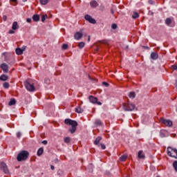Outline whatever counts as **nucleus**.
Segmentation results:
<instances>
[{
    "label": "nucleus",
    "instance_id": "1",
    "mask_svg": "<svg viewBox=\"0 0 177 177\" xmlns=\"http://www.w3.org/2000/svg\"><path fill=\"white\" fill-rule=\"evenodd\" d=\"M64 123L66 125L72 126L69 128V132H71V133H74L75 131H77V127L78 126V122H77V121L71 119H65Z\"/></svg>",
    "mask_w": 177,
    "mask_h": 177
},
{
    "label": "nucleus",
    "instance_id": "2",
    "mask_svg": "<svg viewBox=\"0 0 177 177\" xmlns=\"http://www.w3.org/2000/svg\"><path fill=\"white\" fill-rule=\"evenodd\" d=\"M30 153L28 151H21L17 156V161H26Z\"/></svg>",
    "mask_w": 177,
    "mask_h": 177
},
{
    "label": "nucleus",
    "instance_id": "3",
    "mask_svg": "<svg viewBox=\"0 0 177 177\" xmlns=\"http://www.w3.org/2000/svg\"><path fill=\"white\" fill-rule=\"evenodd\" d=\"M25 88L29 92H34L35 91V87L34 86V84L31 82L30 80H28L24 82Z\"/></svg>",
    "mask_w": 177,
    "mask_h": 177
},
{
    "label": "nucleus",
    "instance_id": "4",
    "mask_svg": "<svg viewBox=\"0 0 177 177\" xmlns=\"http://www.w3.org/2000/svg\"><path fill=\"white\" fill-rule=\"evenodd\" d=\"M167 154L173 158H177V149L171 147H167Z\"/></svg>",
    "mask_w": 177,
    "mask_h": 177
},
{
    "label": "nucleus",
    "instance_id": "5",
    "mask_svg": "<svg viewBox=\"0 0 177 177\" xmlns=\"http://www.w3.org/2000/svg\"><path fill=\"white\" fill-rule=\"evenodd\" d=\"M123 109L124 111H133L135 110V104H123Z\"/></svg>",
    "mask_w": 177,
    "mask_h": 177
},
{
    "label": "nucleus",
    "instance_id": "6",
    "mask_svg": "<svg viewBox=\"0 0 177 177\" xmlns=\"http://www.w3.org/2000/svg\"><path fill=\"white\" fill-rule=\"evenodd\" d=\"M0 169L4 172V174H9V169H8V165L4 162H0Z\"/></svg>",
    "mask_w": 177,
    "mask_h": 177
},
{
    "label": "nucleus",
    "instance_id": "7",
    "mask_svg": "<svg viewBox=\"0 0 177 177\" xmlns=\"http://www.w3.org/2000/svg\"><path fill=\"white\" fill-rule=\"evenodd\" d=\"M85 20H86L88 23L91 24H96V19L92 18V17L89 15H86L84 16Z\"/></svg>",
    "mask_w": 177,
    "mask_h": 177
},
{
    "label": "nucleus",
    "instance_id": "8",
    "mask_svg": "<svg viewBox=\"0 0 177 177\" xmlns=\"http://www.w3.org/2000/svg\"><path fill=\"white\" fill-rule=\"evenodd\" d=\"M160 121V122H162V124H164L165 125H166V127H172V122L170 120L161 118Z\"/></svg>",
    "mask_w": 177,
    "mask_h": 177
},
{
    "label": "nucleus",
    "instance_id": "9",
    "mask_svg": "<svg viewBox=\"0 0 177 177\" xmlns=\"http://www.w3.org/2000/svg\"><path fill=\"white\" fill-rule=\"evenodd\" d=\"M174 20L171 17H168L165 19V24L166 26H168L169 27H174Z\"/></svg>",
    "mask_w": 177,
    "mask_h": 177
},
{
    "label": "nucleus",
    "instance_id": "10",
    "mask_svg": "<svg viewBox=\"0 0 177 177\" xmlns=\"http://www.w3.org/2000/svg\"><path fill=\"white\" fill-rule=\"evenodd\" d=\"M88 99H89V101L91 102V103H93V104L97 103V97H96L90 95Z\"/></svg>",
    "mask_w": 177,
    "mask_h": 177
},
{
    "label": "nucleus",
    "instance_id": "11",
    "mask_svg": "<svg viewBox=\"0 0 177 177\" xmlns=\"http://www.w3.org/2000/svg\"><path fill=\"white\" fill-rule=\"evenodd\" d=\"M82 33L80 32H76L74 35V38L75 39H81L82 37Z\"/></svg>",
    "mask_w": 177,
    "mask_h": 177
},
{
    "label": "nucleus",
    "instance_id": "12",
    "mask_svg": "<svg viewBox=\"0 0 177 177\" xmlns=\"http://www.w3.org/2000/svg\"><path fill=\"white\" fill-rule=\"evenodd\" d=\"M151 59L152 60H157L158 59V54L156 53H154V52L151 53Z\"/></svg>",
    "mask_w": 177,
    "mask_h": 177
},
{
    "label": "nucleus",
    "instance_id": "13",
    "mask_svg": "<svg viewBox=\"0 0 177 177\" xmlns=\"http://www.w3.org/2000/svg\"><path fill=\"white\" fill-rule=\"evenodd\" d=\"M90 6L92 8H97V6H99V3H97V1L93 0L90 2Z\"/></svg>",
    "mask_w": 177,
    "mask_h": 177
},
{
    "label": "nucleus",
    "instance_id": "14",
    "mask_svg": "<svg viewBox=\"0 0 177 177\" xmlns=\"http://www.w3.org/2000/svg\"><path fill=\"white\" fill-rule=\"evenodd\" d=\"M19 24H17V21H14L12 23V30H19Z\"/></svg>",
    "mask_w": 177,
    "mask_h": 177
},
{
    "label": "nucleus",
    "instance_id": "15",
    "mask_svg": "<svg viewBox=\"0 0 177 177\" xmlns=\"http://www.w3.org/2000/svg\"><path fill=\"white\" fill-rule=\"evenodd\" d=\"M160 138H167V131L165 130H161L160 131Z\"/></svg>",
    "mask_w": 177,
    "mask_h": 177
},
{
    "label": "nucleus",
    "instance_id": "16",
    "mask_svg": "<svg viewBox=\"0 0 177 177\" xmlns=\"http://www.w3.org/2000/svg\"><path fill=\"white\" fill-rule=\"evenodd\" d=\"M75 113H78L79 114H81V113H84V109H82L81 107L77 106L75 109Z\"/></svg>",
    "mask_w": 177,
    "mask_h": 177
},
{
    "label": "nucleus",
    "instance_id": "17",
    "mask_svg": "<svg viewBox=\"0 0 177 177\" xmlns=\"http://www.w3.org/2000/svg\"><path fill=\"white\" fill-rule=\"evenodd\" d=\"M15 53L18 55H23V50L20 48H17L15 49Z\"/></svg>",
    "mask_w": 177,
    "mask_h": 177
},
{
    "label": "nucleus",
    "instance_id": "18",
    "mask_svg": "<svg viewBox=\"0 0 177 177\" xmlns=\"http://www.w3.org/2000/svg\"><path fill=\"white\" fill-rule=\"evenodd\" d=\"M16 104V100L15 98H12L8 102V106H15Z\"/></svg>",
    "mask_w": 177,
    "mask_h": 177
},
{
    "label": "nucleus",
    "instance_id": "19",
    "mask_svg": "<svg viewBox=\"0 0 177 177\" xmlns=\"http://www.w3.org/2000/svg\"><path fill=\"white\" fill-rule=\"evenodd\" d=\"M32 19L33 20V21H39V15H34L32 17Z\"/></svg>",
    "mask_w": 177,
    "mask_h": 177
},
{
    "label": "nucleus",
    "instance_id": "20",
    "mask_svg": "<svg viewBox=\"0 0 177 177\" xmlns=\"http://www.w3.org/2000/svg\"><path fill=\"white\" fill-rule=\"evenodd\" d=\"M44 153V148L40 147L37 152V156L39 157L42 156V153Z\"/></svg>",
    "mask_w": 177,
    "mask_h": 177
},
{
    "label": "nucleus",
    "instance_id": "21",
    "mask_svg": "<svg viewBox=\"0 0 177 177\" xmlns=\"http://www.w3.org/2000/svg\"><path fill=\"white\" fill-rule=\"evenodd\" d=\"M8 80V75L3 74L0 76V81H7Z\"/></svg>",
    "mask_w": 177,
    "mask_h": 177
},
{
    "label": "nucleus",
    "instance_id": "22",
    "mask_svg": "<svg viewBox=\"0 0 177 177\" xmlns=\"http://www.w3.org/2000/svg\"><path fill=\"white\" fill-rule=\"evenodd\" d=\"M95 124L96 127H102L103 123L102 122V120L97 119L95 121Z\"/></svg>",
    "mask_w": 177,
    "mask_h": 177
},
{
    "label": "nucleus",
    "instance_id": "23",
    "mask_svg": "<svg viewBox=\"0 0 177 177\" xmlns=\"http://www.w3.org/2000/svg\"><path fill=\"white\" fill-rule=\"evenodd\" d=\"M136 96V93H135V92L131 91L129 93V97H130V99H135Z\"/></svg>",
    "mask_w": 177,
    "mask_h": 177
},
{
    "label": "nucleus",
    "instance_id": "24",
    "mask_svg": "<svg viewBox=\"0 0 177 177\" xmlns=\"http://www.w3.org/2000/svg\"><path fill=\"white\" fill-rule=\"evenodd\" d=\"M138 157V158H145V153H143V151H139Z\"/></svg>",
    "mask_w": 177,
    "mask_h": 177
},
{
    "label": "nucleus",
    "instance_id": "25",
    "mask_svg": "<svg viewBox=\"0 0 177 177\" xmlns=\"http://www.w3.org/2000/svg\"><path fill=\"white\" fill-rule=\"evenodd\" d=\"M102 140V137L99 136L97 137L95 141H94V145H99V142Z\"/></svg>",
    "mask_w": 177,
    "mask_h": 177
},
{
    "label": "nucleus",
    "instance_id": "26",
    "mask_svg": "<svg viewBox=\"0 0 177 177\" xmlns=\"http://www.w3.org/2000/svg\"><path fill=\"white\" fill-rule=\"evenodd\" d=\"M127 158H128V156L123 155L120 158V161H126Z\"/></svg>",
    "mask_w": 177,
    "mask_h": 177
},
{
    "label": "nucleus",
    "instance_id": "27",
    "mask_svg": "<svg viewBox=\"0 0 177 177\" xmlns=\"http://www.w3.org/2000/svg\"><path fill=\"white\" fill-rule=\"evenodd\" d=\"M138 17H139V13L133 12L132 19H138Z\"/></svg>",
    "mask_w": 177,
    "mask_h": 177
},
{
    "label": "nucleus",
    "instance_id": "28",
    "mask_svg": "<svg viewBox=\"0 0 177 177\" xmlns=\"http://www.w3.org/2000/svg\"><path fill=\"white\" fill-rule=\"evenodd\" d=\"M78 46H79V49H82V48L85 46V42H83V41L80 42L78 44Z\"/></svg>",
    "mask_w": 177,
    "mask_h": 177
},
{
    "label": "nucleus",
    "instance_id": "29",
    "mask_svg": "<svg viewBox=\"0 0 177 177\" xmlns=\"http://www.w3.org/2000/svg\"><path fill=\"white\" fill-rule=\"evenodd\" d=\"M41 5H46L50 0H39Z\"/></svg>",
    "mask_w": 177,
    "mask_h": 177
},
{
    "label": "nucleus",
    "instance_id": "30",
    "mask_svg": "<svg viewBox=\"0 0 177 177\" xmlns=\"http://www.w3.org/2000/svg\"><path fill=\"white\" fill-rule=\"evenodd\" d=\"M46 19H48V15H43L41 16V21L43 23L45 21V20H46Z\"/></svg>",
    "mask_w": 177,
    "mask_h": 177
},
{
    "label": "nucleus",
    "instance_id": "31",
    "mask_svg": "<svg viewBox=\"0 0 177 177\" xmlns=\"http://www.w3.org/2000/svg\"><path fill=\"white\" fill-rule=\"evenodd\" d=\"M173 167L174 168L176 172H177V160H175L173 162Z\"/></svg>",
    "mask_w": 177,
    "mask_h": 177
},
{
    "label": "nucleus",
    "instance_id": "32",
    "mask_svg": "<svg viewBox=\"0 0 177 177\" xmlns=\"http://www.w3.org/2000/svg\"><path fill=\"white\" fill-rule=\"evenodd\" d=\"M3 88H5V89H8L10 86L9 83L4 82L3 84Z\"/></svg>",
    "mask_w": 177,
    "mask_h": 177
},
{
    "label": "nucleus",
    "instance_id": "33",
    "mask_svg": "<svg viewBox=\"0 0 177 177\" xmlns=\"http://www.w3.org/2000/svg\"><path fill=\"white\" fill-rule=\"evenodd\" d=\"M62 49H64V50H66L68 49V45L66 44H63L62 45Z\"/></svg>",
    "mask_w": 177,
    "mask_h": 177
},
{
    "label": "nucleus",
    "instance_id": "34",
    "mask_svg": "<svg viewBox=\"0 0 177 177\" xmlns=\"http://www.w3.org/2000/svg\"><path fill=\"white\" fill-rule=\"evenodd\" d=\"M1 68H2L3 71H4L5 73H8V71H9V68H8V67H2Z\"/></svg>",
    "mask_w": 177,
    "mask_h": 177
},
{
    "label": "nucleus",
    "instance_id": "35",
    "mask_svg": "<svg viewBox=\"0 0 177 177\" xmlns=\"http://www.w3.org/2000/svg\"><path fill=\"white\" fill-rule=\"evenodd\" d=\"M64 141L65 143H68L70 142V138L69 137H66L64 139Z\"/></svg>",
    "mask_w": 177,
    "mask_h": 177
},
{
    "label": "nucleus",
    "instance_id": "36",
    "mask_svg": "<svg viewBox=\"0 0 177 177\" xmlns=\"http://www.w3.org/2000/svg\"><path fill=\"white\" fill-rule=\"evenodd\" d=\"M111 28H112L113 30H115V29L117 28V24H112V25H111Z\"/></svg>",
    "mask_w": 177,
    "mask_h": 177
},
{
    "label": "nucleus",
    "instance_id": "37",
    "mask_svg": "<svg viewBox=\"0 0 177 177\" xmlns=\"http://www.w3.org/2000/svg\"><path fill=\"white\" fill-rule=\"evenodd\" d=\"M17 138H18L19 139H20V138H21V132H17Z\"/></svg>",
    "mask_w": 177,
    "mask_h": 177
},
{
    "label": "nucleus",
    "instance_id": "38",
    "mask_svg": "<svg viewBox=\"0 0 177 177\" xmlns=\"http://www.w3.org/2000/svg\"><path fill=\"white\" fill-rule=\"evenodd\" d=\"M98 146H101L102 150H104L106 149V145H104V144H100L98 145Z\"/></svg>",
    "mask_w": 177,
    "mask_h": 177
},
{
    "label": "nucleus",
    "instance_id": "39",
    "mask_svg": "<svg viewBox=\"0 0 177 177\" xmlns=\"http://www.w3.org/2000/svg\"><path fill=\"white\" fill-rule=\"evenodd\" d=\"M142 48H143V49H145L146 50H150V47H149V46H143Z\"/></svg>",
    "mask_w": 177,
    "mask_h": 177
},
{
    "label": "nucleus",
    "instance_id": "40",
    "mask_svg": "<svg viewBox=\"0 0 177 177\" xmlns=\"http://www.w3.org/2000/svg\"><path fill=\"white\" fill-rule=\"evenodd\" d=\"M102 85H104V86L107 87V86H109V83H107V82H102Z\"/></svg>",
    "mask_w": 177,
    "mask_h": 177
},
{
    "label": "nucleus",
    "instance_id": "41",
    "mask_svg": "<svg viewBox=\"0 0 177 177\" xmlns=\"http://www.w3.org/2000/svg\"><path fill=\"white\" fill-rule=\"evenodd\" d=\"M7 19H8V17H6V15H3V21H6Z\"/></svg>",
    "mask_w": 177,
    "mask_h": 177
},
{
    "label": "nucleus",
    "instance_id": "42",
    "mask_svg": "<svg viewBox=\"0 0 177 177\" xmlns=\"http://www.w3.org/2000/svg\"><path fill=\"white\" fill-rule=\"evenodd\" d=\"M8 34H15V30H10L8 32Z\"/></svg>",
    "mask_w": 177,
    "mask_h": 177
},
{
    "label": "nucleus",
    "instance_id": "43",
    "mask_svg": "<svg viewBox=\"0 0 177 177\" xmlns=\"http://www.w3.org/2000/svg\"><path fill=\"white\" fill-rule=\"evenodd\" d=\"M26 46H24L21 49V50H22V52H24L25 50H26Z\"/></svg>",
    "mask_w": 177,
    "mask_h": 177
},
{
    "label": "nucleus",
    "instance_id": "44",
    "mask_svg": "<svg viewBox=\"0 0 177 177\" xmlns=\"http://www.w3.org/2000/svg\"><path fill=\"white\" fill-rule=\"evenodd\" d=\"M0 67H8V65L6 64H1Z\"/></svg>",
    "mask_w": 177,
    "mask_h": 177
},
{
    "label": "nucleus",
    "instance_id": "45",
    "mask_svg": "<svg viewBox=\"0 0 177 177\" xmlns=\"http://www.w3.org/2000/svg\"><path fill=\"white\" fill-rule=\"evenodd\" d=\"M123 49H124V50H128V49H129V46H126L125 47H123Z\"/></svg>",
    "mask_w": 177,
    "mask_h": 177
},
{
    "label": "nucleus",
    "instance_id": "46",
    "mask_svg": "<svg viewBox=\"0 0 177 177\" xmlns=\"http://www.w3.org/2000/svg\"><path fill=\"white\" fill-rule=\"evenodd\" d=\"M87 77H88V80H90V81H94L93 78L91 77V76L89 75H87Z\"/></svg>",
    "mask_w": 177,
    "mask_h": 177
},
{
    "label": "nucleus",
    "instance_id": "47",
    "mask_svg": "<svg viewBox=\"0 0 177 177\" xmlns=\"http://www.w3.org/2000/svg\"><path fill=\"white\" fill-rule=\"evenodd\" d=\"M149 3L151 5H154V1H153V0H149Z\"/></svg>",
    "mask_w": 177,
    "mask_h": 177
},
{
    "label": "nucleus",
    "instance_id": "48",
    "mask_svg": "<svg viewBox=\"0 0 177 177\" xmlns=\"http://www.w3.org/2000/svg\"><path fill=\"white\" fill-rule=\"evenodd\" d=\"M26 21L27 23H31V18H27Z\"/></svg>",
    "mask_w": 177,
    "mask_h": 177
},
{
    "label": "nucleus",
    "instance_id": "49",
    "mask_svg": "<svg viewBox=\"0 0 177 177\" xmlns=\"http://www.w3.org/2000/svg\"><path fill=\"white\" fill-rule=\"evenodd\" d=\"M42 144L43 145H48V141L47 140H43Z\"/></svg>",
    "mask_w": 177,
    "mask_h": 177
},
{
    "label": "nucleus",
    "instance_id": "50",
    "mask_svg": "<svg viewBox=\"0 0 177 177\" xmlns=\"http://www.w3.org/2000/svg\"><path fill=\"white\" fill-rule=\"evenodd\" d=\"M50 169H51L52 171H55V166L50 165Z\"/></svg>",
    "mask_w": 177,
    "mask_h": 177
},
{
    "label": "nucleus",
    "instance_id": "51",
    "mask_svg": "<svg viewBox=\"0 0 177 177\" xmlns=\"http://www.w3.org/2000/svg\"><path fill=\"white\" fill-rule=\"evenodd\" d=\"M96 104H97L98 106H102V103L100 102H95Z\"/></svg>",
    "mask_w": 177,
    "mask_h": 177
},
{
    "label": "nucleus",
    "instance_id": "52",
    "mask_svg": "<svg viewBox=\"0 0 177 177\" xmlns=\"http://www.w3.org/2000/svg\"><path fill=\"white\" fill-rule=\"evenodd\" d=\"M11 1V2H14V3H17V0H10Z\"/></svg>",
    "mask_w": 177,
    "mask_h": 177
},
{
    "label": "nucleus",
    "instance_id": "53",
    "mask_svg": "<svg viewBox=\"0 0 177 177\" xmlns=\"http://www.w3.org/2000/svg\"><path fill=\"white\" fill-rule=\"evenodd\" d=\"M111 15H114V10L113 8L111 9Z\"/></svg>",
    "mask_w": 177,
    "mask_h": 177
},
{
    "label": "nucleus",
    "instance_id": "54",
    "mask_svg": "<svg viewBox=\"0 0 177 177\" xmlns=\"http://www.w3.org/2000/svg\"><path fill=\"white\" fill-rule=\"evenodd\" d=\"M91 41V36H88V42Z\"/></svg>",
    "mask_w": 177,
    "mask_h": 177
},
{
    "label": "nucleus",
    "instance_id": "55",
    "mask_svg": "<svg viewBox=\"0 0 177 177\" xmlns=\"http://www.w3.org/2000/svg\"><path fill=\"white\" fill-rule=\"evenodd\" d=\"M45 82L48 83V82H49V80H47V79H45Z\"/></svg>",
    "mask_w": 177,
    "mask_h": 177
},
{
    "label": "nucleus",
    "instance_id": "56",
    "mask_svg": "<svg viewBox=\"0 0 177 177\" xmlns=\"http://www.w3.org/2000/svg\"><path fill=\"white\" fill-rule=\"evenodd\" d=\"M55 162L56 163V162H59V160L58 159H55Z\"/></svg>",
    "mask_w": 177,
    "mask_h": 177
},
{
    "label": "nucleus",
    "instance_id": "57",
    "mask_svg": "<svg viewBox=\"0 0 177 177\" xmlns=\"http://www.w3.org/2000/svg\"><path fill=\"white\" fill-rule=\"evenodd\" d=\"M172 68L174 71L177 70V67H173Z\"/></svg>",
    "mask_w": 177,
    "mask_h": 177
},
{
    "label": "nucleus",
    "instance_id": "58",
    "mask_svg": "<svg viewBox=\"0 0 177 177\" xmlns=\"http://www.w3.org/2000/svg\"><path fill=\"white\" fill-rule=\"evenodd\" d=\"M171 67H177V65L174 64L171 66Z\"/></svg>",
    "mask_w": 177,
    "mask_h": 177
},
{
    "label": "nucleus",
    "instance_id": "59",
    "mask_svg": "<svg viewBox=\"0 0 177 177\" xmlns=\"http://www.w3.org/2000/svg\"><path fill=\"white\" fill-rule=\"evenodd\" d=\"M23 2H27V0H22Z\"/></svg>",
    "mask_w": 177,
    "mask_h": 177
},
{
    "label": "nucleus",
    "instance_id": "60",
    "mask_svg": "<svg viewBox=\"0 0 177 177\" xmlns=\"http://www.w3.org/2000/svg\"><path fill=\"white\" fill-rule=\"evenodd\" d=\"M6 60H7L8 63H10V62H9V60H8V59H6Z\"/></svg>",
    "mask_w": 177,
    "mask_h": 177
},
{
    "label": "nucleus",
    "instance_id": "61",
    "mask_svg": "<svg viewBox=\"0 0 177 177\" xmlns=\"http://www.w3.org/2000/svg\"><path fill=\"white\" fill-rule=\"evenodd\" d=\"M176 86H177V81H176Z\"/></svg>",
    "mask_w": 177,
    "mask_h": 177
},
{
    "label": "nucleus",
    "instance_id": "62",
    "mask_svg": "<svg viewBox=\"0 0 177 177\" xmlns=\"http://www.w3.org/2000/svg\"><path fill=\"white\" fill-rule=\"evenodd\" d=\"M96 50H99V48H97Z\"/></svg>",
    "mask_w": 177,
    "mask_h": 177
}]
</instances>
